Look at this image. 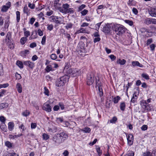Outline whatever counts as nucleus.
Masks as SVG:
<instances>
[{
	"mask_svg": "<svg viewBox=\"0 0 156 156\" xmlns=\"http://www.w3.org/2000/svg\"><path fill=\"white\" fill-rule=\"evenodd\" d=\"M103 31L105 33L108 34L111 31V27L109 25H106L103 27Z\"/></svg>",
	"mask_w": 156,
	"mask_h": 156,
	"instance_id": "obj_17",
	"label": "nucleus"
},
{
	"mask_svg": "<svg viewBox=\"0 0 156 156\" xmlns=\"http://www.w3.org/2000/svg\"><path fill=\"white\" fill-rule=\"evenodd\" d=\"M11 2H8L6 4V5H3L2 7L1 11L3 12H6L11 6Z\"/></svg>",
	"mask_w": 156,
	"mask_h": 156,
	"instance_id": "obj_14",
	"label": "nucleus"
},
{
	"mask_svg": "<svg viewBox=\"0 0 156 156\" xmlns=\"http://www.w3.org/2000/svg\"><path fill=\"white\" fill-rule=\"evenodd\" d=\"M29 9H28L27 5L25 6L24 7L23 11L24 13H26L27 15L29 14Z\"/></svg>",
	"mask_w": 156,
	"mask_h": 156,
	"instance_id": "obj_34",
	"label": "nucleus"
},
{
	"mask_svg": "<svg viewBox=\"0 0 156 156\" xmlns=\"http://www.w3.org/2000/svg\"><path fill=\"white\" fill-rule=\"evenodd\" d=\"M126 61L124 59H118L116 61L117 64H120V65H123L125 64Z\"/></svg>",
	"mask_w": 156,
	"mask_h": 156,
	"instance_id": "obj_22",
	"label": "nucleus"
},
{
	"mask_svg": "<svg viewBox=\"0 0 156 156\" xmlns=\"http://www.w3.org/2000/svg\"><path fill=\"white\" fill-rule=\"evenodd\" d=\"M51 58L53 60H56L57 61H60V60H56L57 56L55 54H52L50 55Z\"/></svg>",
	"mask_w": 156,
	"mask_h": 156,
	"instance_id": "obj_35",
	"label": "nucleus"
},
{
	"mask_svg": "<svg viewBox=\"0 0 156 156\" xmlns=\"http://www.w3.org/2000/svg\"><path fill=\"white\" fill-rule=\"evenodd\" d=\"M101 82L100 81L99 79L98 78V79H97L96 78L95 87L97 88V87H101Z\"/></svg>",
	"mask_w": 156,
	"mask_h": 156,
	"instance_id": "obj_31",
	"label": "nucleus"
},
{
	"mask_svg": "<svg viewBox=\"0 0 156 156\" xmlns=\"http://www.w3.org/2000/svg\"><path fill=\"white\" fill-rule=\"evenodd\" d=\"M30 112L27 110L23 112L22 113V115L25 117H27L30 114Z\"/></svg>",
	"mask_w": 156,
	"mask_h": 156,
	"instance_id": "obj_38",
	"label": "nucleus"
},
{
	"mask_svg": "<svg viewBox=\"0 0 156 156\" xmlns=\"http://www.w3.org/2000/svg\"><path fill=\"white\" fill-rule=\"evenodd\" d=\"M69 5L67 3L63 4L62 7H60L59 10V11L64 14L67 13H73L74 11L72 8H69Z\"/></svg>",
	"mask_w": 156,
	"mask_h": 156,
	"instance_id": "obj_4",
	"label": "nucleus"
},
{
	"mask_svg": "<svg viewBox=\"0 0 156 156\" xmlns=\"http://www.w3.org/2000/svg\"><path fill=\"white\" fill-rule=\"evenodd\" d=\"M47 28L48 30L51 31L52 30L53 28V26L52 24L48 25Z\"/></svg>",
	"mask_w": 156,
	"mask_h": 156,
	"instance_id": "obj_52",
	"label": "nucleus"
},
{
	"mask_svg": "<svg viewBox=\"0 0 156 156\" xmlns=\"http://www.w3.org/2000/svg\"><path fill=\"white\" fill-rule=\"evenodd\" d=\"M15 76L17 80H20L21 78V76L20 74L16 72L15 74Z\"/></svg>",
	"mask_w": 156,
	"mask_h": 156,
	"instance_id": "obj_59",
	"label": "nucleus"
},
{
	"mask_svg": "<svg viewBox=\"0 0 156 156\" xmlns=\"http://www.w3.org/2000/svg\"><path fill=\"white\" fill-rule=\"evenodd\" d=\"M70 73L71 75L73 77L79 76L81 72V70L77 69H71Z\"/></svg>",
	"mask_w": 156,
	"mask_h": 156,
	"instance_id": "obj_9",
	"label": "nucleus"
},
{
	"mask_svg": "<svg viewBox=\"0 0 156 156\" xmlns=\"http://www.w3.org/2000/svg\"><path fill=\"white\" fill-rule=\"evenodd\" d=\"M140 105L143 108L145 111H153V107L152 105L147 103L146 101L143 100L140 101Z\"/></svg>",
	"mask_w": 156,
	"mask_h": 156,
	"instance_id": "obj_5",
	"label": "nucleus"
},
{
	"mask_svg": "<svg viewBox=\"0 0 156 156\" xmlns=\"http://www.w3.org/2000/svg\"><path fill=\"white\" fill-rule=\"evenodd\" d=\"M5 42L8 47L11 49H13L14 48V43L12 40H5Z\"/></svg>",
	"mask_w": 156,
	"mask_h": 156,
	"instance_id": "obj_11",
	"label": "nucleus"
},
{
	"mask_svg": "<svg viewBox=\"0 0 156 156\" xmlns=\"http://www.w3.org/2000/svg\"><path fill=\"white\" fill-rule=\"evenodd\" d=\"M141 76L147 80H148L149 79V76L145 73H143L141 74Z\"/></svg>",
	"mask_w": 156,
	"mask_h": 156,
	"instance_id": "obj_40",
	"label": "nucleus"
},
{
	"mask_svg": "<svg viewBox=\"0 0 156 156\" xmlns=\"http://www.w3.org/2000/svg\"><path fill=\"white\" fill-rule=\"evenodd\" d=\"M59 2L54 1V5L55 8L58 10L60 8L61 4L59 3Z\"/></svg>",
	"mask_w": 156,
	"mask_h": 156,
	"instance_id": "obj_27",
	"label": "nucleus"
},
{
	"mask_svg": "<svg viewBox=\"0 0 156 156\" xmlns=\"http://www.w3.org/2000/svg\"><path fill=\"white\" fill-rule=\"evenodd\" d=\"M136 4V2H134L133 0H129L127 2V4L129 6L135 5Z\"/></svg>",
	"mask_w": 156,
	"mask_h": 156,
	"instance_id": "obj_32",
	"label": "nucleus"
},
{
	"mask_svg": "<svg viewBox=\"0 0 156 156\" xmlns=\"http://www.w3.org/2000/svg\"><path fill=\"white\" fill-rule=\"evenodd\" d=\"M42 136L43 139L45 140H47L49 138V135L45 133H44L43 134Z\"/></svg>",
	"mask_w": 156,
	"mask_h": 156,
	"instance_id": "obj_44",
	"label": "nucleus"
},
{
	"mask_svg": "<svg viewBox=\"0 0 156 156\" xmlns=\"http://www.w3.org/2000/svg\"><path fill=\"white\" fill-rule=\"evenodd\" d=\"M68 137V134L65 132H62L55 134L53 137L52 140L55 145H58L64 142Z\"/></svg>",
	"mask_w": 156,
	"mask_h": 156,
	"instance_id": "obj_1",
	"label": "nucleus"
},
{
	"mask_svg": "<svg viewBox=\"0 0 156 156\" xmlns=\"http://www.w3.org/2000/svg\"><path fill=\"white\" fill-rule=\"evenodd\" d=\"M0 92V97H2L6 93V90L4 89H2Z\"/></svg>",
	"mask_w": 156,
	"mask_h": 156,
	"instance_id": "obj_51",
	"label": "nucleus"
},
{
	"mask_svg": "<svg viewBox=\"0 0 156 156\" xmlns=\"http://www.w3.org/2000/svg\"><path fill=\"white\" fill-rule=\"evenodd\" d=\"M85 44H84V43L82 41H80L78 44L77 46V49H85Z\"/></svg>",
	"mask_w": 156,
	"mask_h": 156,
	"instance_id": "obj_26",
	"label": "nucleus"
},
{
	"mask_svg": "<svg viewBox=\"0 0 156 156\" xmlns=\"http://www.w3.org/2000/svg\"><path fill=\"white\" fill-rule=\"evenodd\" d=\"M9 84L8 83H4L3 84H0V89L4 88H5L9 86Z\"/></svg>",
	"mask_w": 156,
	"mask_h": 156,
	"instance_id": "obj_46",
	"label": "nucleus"
},
{
	"mask_svg": "<svg viewBox=\"0 0 156 156\" xmlns=\"http://www.w3.org/2000/svg\"><path fill=\"white\" fill-rule=\"evenodd\" d=\"M0 121L2 122V123H5L6 119L4 116H0Z\"/></svg>",
	"mask_w": 156,
	"mask_h": 156,
	"instance_id": "obj_55",
	"label": "nucleus"
},
{
	"mask_svg": "<svg viewBox=\"0 0 156 156\" xmlns=\"http://www.w3.org/2000/svg\"><path fill=\"white\" fill-rule=\"evenodd\" d=\"M147 126L146 125H143V126L141 127V128L142 130L145 131L147 129Z\"/></svg>",
	"mask_w": 156,
	"mask_h": 156,
	"instance_id": "obj_58",
	"label": "nucleus"
},
{
	"mask_svg": "<svg viewBox=\"0 0 156 156\" xmlns=\"http://www.w3.org/2000/svg\"><path fill=\"white\" fill-rule=\"evenodd\" d=\"M72 24L71 23H69L67 24L66 26L65 27L67 29H69L72 28Z\"/></svg>",
	"mask_w": 156,
	"mask_h": 156,
	"instance_id": "obj_60",
	"label": "nucleus"
},
{
	"mask_svg": "<svg viewBox=\"0 0 156 156\" xmlns=\"http://www.w3.org/2000/svg\"><path fill=\"white\" fill-rule=\"evenodd\" d=\"M69 77L67 75H65L61 77L56 80L55 85L58 87L63 86L65 84L69 81Z\"/></svg>",
	"mask_w": 156,
	"mask_h": 156,
	"instance_id": "obj_3",
	"label": "nucleus"
},
{
	"mask_svg": "<svg viewBox=\"0 0 156 156\" xmlns=\"http://www.w3.org/2000/svg\"><path fill=\"white\" fill-rule=\"evenodd\" d=\"M16 64L17 66L20 69H22L23 68V65L24 64L23 62V63L21 61L18 60L16 62Z\"/></svg>",
	"mask_w": 156,
	"mask_h": 156,
	"instance_id": "obj_30",
	"label": "nucleus"
},
{
	"mask_svg": "<svg viewBox=\"0 0 156 156\" xmlns=\"http://www.w3.org/2000/svg\"><path fill=\"white\" fill-rule=\"evenodd\" d=\"M8 129L10 131H12L14 129V124L13 122H9L8 124Z\"/></svg>",
	"mask_w": 156,
	"mask_h": 156,
	"instance_id": "obj_20",
	"label": "nucleus"
},
{
	"mask_svg": "<svg viewBox=\"0 0 156 156\" xmlns=\"http://www.w3.org/2000/svg\"><path fill=\"white\" fill-rule=\"evenodd\" d=\"M90 29L91 28L90 27L86 28H83L82 27L78 30L76 32V34L80 33H86L88 34L90 33Z\"/></svg>",
	"mask_w": 156,
	"mask_h": 156,
	"instance_id": "obj_10",
	"label": "nucleus"
},
{
	"mask_svg": "<svg viewBox=\"0 0 156 156\" xmlns=\"http://www.w3.org/2000/svg\"><path fill=\"white\" fill-rule=\"evenodd\" d=\"M42 108L47 112H50L51 111V106L49 104L46 103H44Z\"/></svg>",
	"mask_w": 156,
	"mask_h": 156,
	"instance_id": "obj_13",
	"label": "nucleus"
},
{
	"mask_svg": "<svg viewBox=\"0 0 156 156\" xmlns=\"http://www.w3.org/2000/svg\"><path fill=\"white\" fill-rule=\"evenodd\" d=\"M140 31L142 33H144L145 34V35L147 37H148V35H147V33H148L147 30L145 28H141L140 29Z\"/></svg>",
	"mask_w": 156,
	"mask_h": 156,
	"instance_id": "obj_45",
	"label": "nucleus"
},
{
	"mask_svg": "<svg viewBox=\"0 0 156 156\" xmlns=\"http://www.w3.org/2000/svg\"><path fill=\"white\" fill-rule=\"evenodd\" d=\"M152 18H147L146 19L145 22L146 24H149L151 23Z\"/></svg>",
	"mask_w": 156,
	"mask_h": 156,
	"instance_id": "obj_53",
	"label": "nucleus"
},
{
	"mask_svg": "<svg viewBox=\"0 0 156 156\" xmlns=\"http://www.w3.org/2000/svg\"><path fill=\"white\" fill-rule=\"evenodd\" d=\"M45 71L47 73H49L51 71H53L54 70H53V69H51L50 67H48V66H47L45 68Z\"/></svg>",
	"mask_w": 156,
	"mask_h": 156,
	"instance_id": "obj_61",
	"label": "nucleus"
},
{
	"mask_svg": "<svg viewBox=\"0 0 156 156\" xmlns=\"http://www.w3.org/2000/svg\"><path fill=\"white\" fill-rule=\"evenodd\" d=\"M16 88L19 93H21L22 92V87L20 83H17Z\"/></svg>",
	"mask_w": 156,
	"mask_h": 156,
	"instance_id": "obj_21",
	"label": "nucleus"
},
{
	"mask_svg": "<svg viewBox=\"0 0 156 156\" xmlns=\"http://www.w3.org/2000/svg\"><path fill=\"white\" fill-rule=\"evenodd\" d=\"M96 151L99 156H100L102 154V151L101 150L100 147H98L96 149Z\"/></svg>",
	"mask_w": 156,
	"mask_h": 156,
	"instance_id": "obj_50",
	"label": "nucleus"
},
{
	"mask_svg": "<svg viewBox=\"0 0 156 156\" xmlns=\"http://www.w3.org/2000/svg\"><path fill=\"white\" fill-rule=\"evenodd\" d=\"M44 94L46 95H47L48 96L49 95V90L46 87H44Z\"/></svg>",
	"mask_w": 156,
	"mask_h": 156,
	"instance_id": "obj_54",
	"label": "nucleus"
},
{
	"mask_svg": "<svg viewBox=\"0 0 156 156\" xmlns=\"http://www.w3.org/2000/svg\"><path fill=\"white\" fill-rule=\"evenodd\" d=\"M117 120V118L116 116H114L110 120V122L111 123H115Z\"/></svg>",
	"mask_w": 156,
	"mask_h": 156,
	"instance_id": "obj_43",
	"label": "nucleus"
},
{
	"mask_svg": "<svg viewBox=\"0 0 156 156\" xmlns=\"http://www.w3.org/2000/svg\"><path fill=\"white\" fill-rule=\"evenodd\" d=\"M121 99L120 97L119 96H117L113 99V101L114 104H117Z\"/></svg>",
	"mask_w": 156,
	"mask_h": 156,
	"instance_id": "obj_29",
	"label": "nucleus"
},
{
	"mask_svg": "<svg viewBox=\"0 0 156 156\" xmlns=\"http://www.w3.org/2000/svg\"><path fill=\"white\" fill-rule=\"evenodd\" d=\"M119 107L121 111L122 112L124 111L126 108V103L124 102H121Z\"/></svg>",
	"mask_w": 156,
	"mask_h": 156,
	"instance_id": "obj_19",
	"label": "nucleus"
},
{
	"mask_svg": "<svg viewBox=\"0 0 156 156\" xmlns=\"http://www.w3.org/2000/svg\"><path fill=\"white\" fill-rule=\"evenodd\" d=\"M94 37H95L94 39H100L99 35L98 32H95L94 34Z\"/></svg>",
	"mask_w": 156,
	"mask_h": 156,
	"instance_id": "obj_57",
	"label": "nucleus"
},
{
	"mask_svg": "<svg viewBox=\"0 0 156 156\" xmlns=\"http://www.w3.org/2000/svg\"><path fill=\"white\" fill-rule=\"evenodd\" d=\"M8 156H19V155L13 152L12 153H9L8 154Z\"/></svg>",
	"mask_w": 156,
	"mask_h": 156,
	"instance_id": "obj_64",
	"label": "nucleus"
},
{
	"mask_svg": "<svg viewBox=\"0 0 156 156\" xmlns=\"http://www.w3.org/2000/svg\"><path fill=\"white\" fill-rule=\"evenodd\" d=\"M23 64L24 65L29 67L31 69H33L34 66V64L30 61H24L23 62Z\"/></svg>",
	"mask_w": 156,
	"mask_h": 156,
	"instance_id": "obj_12",
	"label": "nucleus"
},
{
	"mask_svg": "<svg viewBox=\"0 0 156 156\" xmlns=\"http://www.w3.org/2000/svg\"><path fill=\"white\" fill-rule=\"evenodd\" d=\"M16 19L17 22L18 23L20 20V12L19 11H17L16 12Z\"/></svg>",
	"mask_w": 156,
	"mask_h": 156,
	"instance_id": "obj_36",
	"label": "nucleus"
},
{
	"mask_svg": "<svg viewBox=\"0 0 156 156\" xmlns=\"http://www.w3.org/2000/svg\"><path fill=\"white\" fill-rule=\"evenodd\" d=\"M94 80V75L92 72L89 73L87 75V83L88 85L92 84Z\"/></svg>",
	"mask_w": 156,
	"mask_h": 156,
	"instance_id": "obj_6",
	"label": "nucleus"
},
{
	"mask_svg": "<svg viewBox=\"0 0 156 156\" xmlns=\"http://www.w3.org/2000/svg\"><path fill=\"white\" fill-rule=\"evenodd\" d=\"M56 122L57 123L62 122H63V117H58L56 118Z\"/></svg>",
	"mask_w": 156,
	"mask_h": 156,
	"instance_id": "obj_48",
	"label": "nucleus"
},
{
	"mask_svg": "<svg viewBox=\"0 0 156 156\" xmlns=\"http://www.w3.org/2000/svg\"><path fill=\"white\" fill-rule=\"evenodd\" d=\"M0 128L1 129L5 132H7V127L5 123H1L0 125Z\"/></svg>",
	"mask_w": 156,
	"mask_h": 156,
	"instance_id": "obj_23",
	"label": "nucleus"
},
{
	"mask_svg": "<svg viewBox=\"0 0 156 156\" xmlns=\"http://www.w3.org/2000/svg\"><path fill=\"white\" fill-rule=\"evenodd\" d=\"M132 65L133 66H138L140 67H143V65L139 63L137 61H133L132 62Z\"/></svg>",
	"mask_w": 156,
	"mask_h": 156,
	"instance_id": "obj_18",
	"label": "nucleus"
},
{
	"mask_svg": "<svg viewBox=\"0 0 156 156\" xmlns=\"http://www.w3.org/2000/svg\"><path fill=\"white\" fill-rule=\"evenodd\" d=\"M86 7V5L84 4H82L81 5L79 6L77 9V11L79 12L82 11L83 9L85 8Z\"/></svg>",
	"mask_w": 156,
	"mask_h": 156,
	"instance_id": "obj_33",
	"label": "nucleus"
},
{
	"mask_svg": "<svg viewBox=\"0 0 156 156\" xmlns=\"http://www.w3.org/2000/svg\"><path fill=\"white\" fill-rule=\"evenodd\" d=\"M124 22L125 23L128 24L130 26H132L133 24V22L132 20H124Z\"/></svg>",
	"mask_w": 156,
	"mask_h": 156,
	"instance_id": "obj_41",
	"label": "nucleus"
},
{
	"mask_svg": "<svg viewBox=\"0 0 156 156\" xmlns=\"http://www.w3.org/2000/svg\"><path fill=\"white\" fill-rule=\"evenodd\" d=\"M148 12L151 16L156 17V7L151 8L149 10Z\"/></svg>",
	"mask_w": 156,
	"mask_h": 156,
	"instance_id": "obj_15",
	"label": "nucleus"
},
{
	"mask_svg": "<svg viewBox=\"0 0 156 156\" xmlns=\"http://www.w3.org/2000/svg\"><path fill=\"white\" fill-rule=\"evenodd\" d=\"M9 26V20H7L5 21L4 24V29L5 30L8 29Z\"/></svg>",
	"mask_w": 156,
	"mask_h": 156,
	"instance_id": "obj_39",
	"label": "nucleus"
},
{
	"mask_svg": "<svg viewBox=\"0 0 156 156\" xmlns=\"http://www.w3.org/2000/svg\"><path fill=\"white\" fill-rule=\"evenodd\" d=\"M88 11L87 10L84 9L83 10L81 11L80 13L82 16H84L86 15L88 13Z\"/></svg>",
	"mask_w": 156,
	"mask_h": 156,
	"instance_id": "obj_47",
	"label": "nucleus"
},
{
	"mask_svg": "<svg viewBox=\"0 0 156 156\" xmlns=\"http://www.w3.org/2000/svg\"><path fill=\"white\" fill-rule=\"evenodd\" d=\"M127 30V29L121 24L117 25L115 27V31L116 35L121 36Z\"/></svg>",
	"mask_w": 156,
	"mask_h": 156,
	"instance_id": "obj_2",
	"label": "nucleus"
},
{
	"mask_svg": "<svg viewBox=\"0 0 156 156\" xmlns=\"http://www.w3.org/2000/svg\"><path fill=\"white\" fill-rule=\"evenodd\" d=\"M30 33L28 30H27V31L24 32V35L26 38H27L30 35Z\"/></svg>",
	"mask_w": 156,
	"mask_h": 156,
	"instance_id": "obj_56",
	"label": "nucleus"
},
{
	"mask_svg": "<svg viewBox=\"0 0 156 156\" xmlns=\"http://www.w3.org/2000/svg\"><path fill=\"white\" fill-rule=\"evenodd\" d=\"M29 51L27 49L23 51L20 52V55L23 57H25L27 55L29 54Z\"/></svg>",
	"mask_w": 156,
	"mask_h": 156,
	"instance_id": "obj_24",
	"label": "nucleus"
},
{
	"mask_svg": "<svg viewBox=\"0 0 156 156\" xmlns=\"http://www.w3.org/2000/svg\"><path fill=\"white\" fill-rule=\"evenodd\" d=\"M134 153L133 151H129L128 154L124 155V156H134Z\"/></svg>",
	"mask_w": 156,
	"mask_h": 156,
	"instance_id": "obj_49",
	"label": "nucleus"
},
{
	"mask_svg": "<svg viewBox=\"0 0 156 156\" xmlns=\"http://www.w3.org/2000/svg\"><path fill=\"white\" fill-rule=\"evenodd\" d=\"M9 105L6 103H3L0 104V108L1 109L7 108L8 107Z\"/></svg>",
	"mask_w": 156,
	"mask_h": 156,
	"instance_id": "obj_28",
	"label": "nucleus"
},
{
	"mask_svg": "<svg viewBox=\"0 0 156 156\" xmlns=\"http://www.w3.org/2000/svg\"><path fill=\"white\" fill-rule=\"evenodd\" d=\"M49 19L51 21L55 22L56 23L62 24L63 22L62 18L55 16H51Z\"/></svg>",
	"mask_w": 156,
	"mask_h": 156,
	"instance_id": "obj_7",
	"label": "nucleus"
},
{
	"mask_svg": "<svg viewBox=\"0 0 156 156\" xmlns=\"http://www.w3.org/2000/svg\"><path fill=\"white\" fill-rule=\"evenodd\" d=\"M126 135L127 141V144L129 146L132 145L133 143L134 138L133 134L130 133L128 135L127 133H124Z\"/></svg>",
	"mask_w": 156,
	"mask_h": 156,
	"instance_id": "obj_8",
	"label": "nucleus"
},
{
	"mask_svg": "<svg viewBox=\"0 0 156 156\" xmlns=\"http://www.w3.org/2000/svg\"><path fill=\"white\" fill-rule=\"evenodd\" d=\"M118 41L125 45H128L132 43L131 40H118Z\"/></svg>",
	"mask_w": 156,
	"mask_h": 156,
	"instance_id": "obj_16",
	"label": "nucleus"
},
{
	"mask_svg": "<svg viewBox=\"0 0 156 156\" xmlns=\"http://www.w3.org/2000/svg\"><path fill=\"white\" fill-rule=\"evenodd\" d=\"M5 144L8 148H11L12 147V144L9 141H6L5 143Z\"/></svg>",
	"mask_w": 156,
	"mask_h": 156,
	"instance_id": "obj_42",
	"label": "nucleus"
},
{
	"mask_svg": "<svg viewBox=\"0 0 156 156\" xmlns=\"http://www.w3.org/2000/svg\"><path fill=\"white\" fill-rule=\"evenodd\" d=\"M81 130L85 133H89L90 132L91 130L89 128L86 127L82 129Z\"/></svg>",
	"mask_w": 156,
	"mask_h": 156,
	"instance_id": "obj_37",
	"label": "nucleus"
},
{
	"mask_svg": "<svg viewBox=\"0 0 156 156\" xmlns=\"http://www.w3.org/2000/svg\"><path fill=\"white\" fill-rule=\"evenodd\" d=\"M37 127V124L36 123L32 122L31 123L30 127L32 129H35Z\"/></svg>",
	"mask_w": 156,
	"mask_h": 156,
	"instance_id": "obj_62",
	"label": "nucleus"
},
{
	"mask_svg": "<svg viewBox=\"0 0 156 156\" xmlns=\"http://www.w3.org/2000/svg\"><path fill=\"white\" fill-rule=\"evenodd\" d=\"M53 13V11L52 10H50L47 12L46 15L47 16H50L52 15Z\"/></svg>",
	"mask_w": 156,
	"mask_h": 156,
	"instance_id": "obj_63",
	"label": "nucleus"
},
{
	"mask_svg": "<svg viewBox=\"0 0 156 156\" xmlns=\"http://www.w3.org/2000/svg\"><path fill=\"white\" fill-rule=\"evenodd\" d=\"M78 54L81 56H83L85 55V49H77Z\"/></svg>",
	"mask_w": 156,
	"mask_h": 156,
	"instance_id": "obj_25",
	"label": "nucleus"
}]
</instances>
